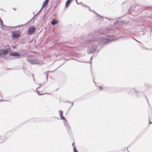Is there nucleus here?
I'll return each instance as SVG.
<instances>
[{"instance_id": "nucleus-1", "label": "nucleus", "mask_w": 152, "mask_h": 152, "mask_svg": "<svg viewBox=\"0 0 152 152\" xmlns=\"http://www.w3.org/2000/svg\"><path fill=\"white\" fill-rule=\"evenodd\" d=\"M99 46V43H98L97 40L93 39L91 44L88 46V53L89 54L94 53L97 50Z\"/></svg>"}, {"instance_id": "nucleus-2", "label": "nucleus", "mask_w": 152, "mask_h": 152, "mask_svg": "<svg viewBox=\"0 0 152 152\" xmlns=\"http://www.w3.org/2000/svg\"><path fill=\"white\" fill-rule=\"evenodd\" d=\"M113 37H109V38H105L104 36L102 37L101 38H98L96 40L99 43V46L101 45V47L103 45H105L107 42L114 40Z\"/></svg>"}, {"instance_id": "nucleus-3", "label": "nucleus", "mask_w": 152, "mask_h": 152, "mask_svg": "<svg viewBox=\"0 0 152 152\" xmlns=\"http://www.w3.org/2000/svg\"><path fill=\"white\" fill-rule=\"evenodd\" d=\"M59 113L61 119L64 120V124L66 128L67 129L68 132H69V131L71 130V128L67 121L65 120V118L63 116V111L60 110L59 111Z\"/></svg>"}, {"instance_id": "nucleus-4", "label": "nucleus", "mask_w": 152, "mask_h": 152, "mask_svg": "<svg viewBox=\"0 0 152 152\" xmlns=\"http://www.w3.org/2000/svg\"><path fill=\"white\" fill-rule=\"evenodd\" d=\"M27 61L30 62L32 64H39L40 63V61L33 58V57H30L26 59Z\"/></svg>"}, {"instance_id": "nucleus-5", "label": "nucleus", "mask_w": 152, "mask_h": 152, "mask_svg": "<svg viewBox=\"0 0 152 152\" xmlns=\"http://www.w3.org/2000/svg\"><path fill=\"white\" fill-rule=\"evenodd\" d=\"M92 34H88L87 37L88 39L82 43V45L83 46H85L86 47H87V45H90L91 44L92 41H91L89 39L91 38V39H92Z\"/></svg>"}, {"instance_id": "nucleus-6", "label": "nucleus", "mask_w": 152, "mask_h": 152, "mask_svg": "<svg viewBox=\"0 0 152 152\" xmlns=\"http://www.w3.org/2000/svg\"><path fill=\"white\" fill-rule=\"evenodd\" d=\"M12 37L13 39H15L18 38L21 35L20 30L12 31L11 32Z\"/></svg>"}, {"instance_id": "nucleus-7", "label": "nucleus", "mask_w": 152, "mask_h": 152, "mask_svg": "<svg viewBox=\"0 0 152 152\" xmlns=\"http://www.w3.org/2000/svg\"><path fill=\"white\" fill-rule=\"evenodd\" d=\"M9 56H13L15 57H18L20 56V55L18 52H13L11 50L10 52L9 53Z\"/></svg>"}, {"instance_id": "nucleus-8", "label": "nucleus", "mask_w": 152, "mask_h": 152, "mask_svg": "<svg viewBox=\"0 0 152 152\" xmlns=\"http://www.w3.org/2000/svg\"><path fill=\"white\" fill-rule=\"evenodd\" d=\"M36 31V29L33 26H30L28 29V32L29 34L31 35Z\"/></svg>"}, {"instance_id": "nucleus-9", "label": "nucleus", "mask_w": 152, "mask_h": 152, "mask_svg": "<svg viewBox=\"0 0 152 152\" xmlns=\"http://www.w3.org/2000/svg\"><path fill=\"white\" fill-rule=\"evenodd\" d=\"M0 23H1V26L2 27V29L3 30H6L7 31L9 30L10 28L11 27L10 26H9V27H7V28H8L7 29L5 28L4 27H6V26L5 25H3V21L1 19H0Z\"/></svg>"}, {"instance_id": "nucleus-10", "label": "nucleus", "mask_w": 152, "mask_h": 152, "mask_svg": "<svg viewBox=\"0 0 152 152\" xmlns=\"http://www.w3.org/2000/svg\"><path fill=\"white\" fill-rule=\"evenodd\" d=\"M7 138L5 136H0V143H3Z\"/></svg>"}, {"instance_id": "nucleus-11", "label": "nucleus", "mask_w": 152, "mask_h": 152, "mask_svg": "<svg viewBox=\"0 0 152 152\" xmlns=\"http://www.w3.org/2000/svg\"><path fill=\"white\" fill-rule=\"evenodd\" d=\"M10 50H9L7 48L6 49L2 51L1 54L3 56H6L8 54H9V51L10 52Z\"/></svg>"}, {"instance_id": "nucleus-12", "label": "nucleus", "mask_w": 152, "mask_h": 152, "mask_svg": "<svg viewBox=\"0 0 152 152\" xmlns=\"http://www.w3.org/2000/svg\"><path fill=\"white\" fill-rule=\"evenodd\" d=\"M131 90H132V91H134L136 92V94L139 97L140 96V94H142V92L140 91H136L134 89L132 88L131 89Z\"/></svg>"}, {"instance_id": "nucleus-13", "label": "nucleus", "mask_w": 152, "mask_h": 152, "mask_svg": "<svg viewBox=\"0 0 152 152\" xmlns=\"http://www.w3.org/2000/svg\"><path fill=\"white\" fill-rule=\"evenodd\" d=\"M72 1V0H67L65 3V7H68Z\"/></svg>"}, {"instance_id": "nucleus-14", "label": "nucleus", "mask_w": 152, "mask_h": 152, "mask_svg": "<svg viewBox=\"0 0 152 152\" xmlns=\"http://www.w3.org/2000/svg\"><path fill=\"white\" fill-rule=\"evenodd\" d=\"M48 0H45V1H44V2L43 4L42 8H43L47 6L48 4Z\"/></svg>"}, {"instance_id": "nucleus-15", "label": "nucleus", "mask_w": 152, "mask_h": 152, "mask_svg": "<svg viewBox=\"0 0 152 152\" xmlns=\"http://www.w3.org/2000/svg\"><path fill=\"white\" fill-rule=\"evenodd\" d=\"M58 23V21L55 19L52 20L51 23L52 25H54Z\"/></svg>"}, {"instance_id": "nucleus-16", "label": "nucleus", "mask_w": 152, "mask_h": 152, "mask_svg": "<svg viewBox=\"0 0 152 152\" xmlns=\"http://www.w3.org/2000/svg\"><path fill=\"white\" fill-rule=\"evenodd\" d=\"M74 152H78V151L77 150L75 146H74L73 148Z\"/></svg>"}, {"instance_id": "nucleus-17", "label": "nucleus", "mask_w": 152, "mask_h": 152, "mask_svg": "<svg viewBox=\"0 0 152 152\" xmlns=\"http://www.w3.org/2000/svg\"><path fill=\"white\" fill-rule=\"evenodd\" d=\"M45 76H46V78L47 79V80H48V72H45Z\"/></svg>"}, {"instance_id": "nucleus-18", "label": "nucleus", "mask_w": 152, "mask_h": 152, "mask_svg": "<svg viewBox=\"0 0 152 152\" xmlns=\"http://www.w3.org/2000/svg\"><path fill=\"white\" fill-rule=\"evenodd\" d=\"M145 87L146 88H148V87H149V85H148V84H146V83L145 84Z\"/></svg>"}, {"instance_id": "nucleus-19", "label": "nucleus", "mask_w": 152, "mask_h": 152, "mask_svg": "<svg viewBox=\"0 0 152 152\" xmlns=\"http://www.w3.org/2000/svg\"><path fill=\"white\" fill-rule=\"evenodd\" d=\"M37 13L34 16V17H33L32 18V19L33 18H34V17H35V16H36V15H37V14L38 13Z\"/></svg>"}, {"instance_id": "nucleus-20", "label": "nucleus", "mask_w": 152, "mask_h": 152, "mask_svg": "<svg viewBox=\"0 0 152 152\" xmlns=\"http://www.w3.org/2000/svg\"><path fill=\"white\" fill-rule=\"evenodd\" d=\"M2 55H3L1 54V53H0V58L1 57H3Z\"/></svg>"}, {"instance_id": "nucleus-21", "label": "nucleus", "mask_w": 152, "mask_h": 152, "mask_svg": "<svg viewBox=\"0 0 152 152\" xmlns=\"http://www.w3.org/2000/svg\"><path fill=\"white\" fill-rule=\"evenodd\" d=\"M92 57H91L90 58V61L89 62L90 63H91V60L92 59Z\"/></svg>"}, {"instance_id": "nucleus-22", "label": "nucleus", "mask_w": 152, "mask_h": 152, "mask_svg": "<svg viewBox=\"0 0 152 152\" xmlns=\"http://www.w3.org/2000/svg\"><path fill=\"white\" fill-rule=\"evenodd\" d=\"M99 88H100V90H101L102 89V87L101 86H100Z\"/></svg>"}, {"instance_id": "nucleus-23", "label": "nucleus", "mask_w": 152, "mask_h": 152, "mask_svg": "<svg viewBox=\"0 0 152 152\" xmlns=\"http://www.w3.org/2000/svg\"><path fill=\"white\" fill-rule=\"evenodd\" d=\"M37 92H38V95H43V94H39V92L38 91H37Z\"/></svg>"}, {"instance_id": "nucleus-24", "label": "nucleus", "mask_w": 152, "mask_h": 152, "mask_svg": "<svg viewBox=\"0 0 152 152\" xmlns=\"http://www.w3.org/2000/svg\"><path fill=\"white\" fill-rule=\"evenodd\" d=\"M42 8H42H42H41L40 10L38 12V13H39L41 11Z\"/></svg>"}, {"instance_id": "nucleus-25", "label": "nucleus", "mask_w": 152, "mask_h": 152, "mask_svg": "<svg viewBox=\"0 0 152 152\" xmlns=\"http://www.w3.org/2000/svg\"><path fill=\"white\" fill-rule=\"evenodd\" d=\"M134 39L137 42H139V43H140V42H139V41H137V40L136 39Z\"/></svg>"}, {"instance_id": "nucleus-26", "label": "nucleus", "mask_w": 152, "mask_h": 152, "mask_svg": "<svg viewBox=\"0 0 152 152\" xmlns=\"http://www.w3.org/2000/svg\"><path fill=\"white\" fill-rule=\"evenodd\" d=\"M76 2H77V4H80V3H78L77 2V0H76Z\"/></svg>"}, {"instance_id": "nucleus-27", "label": "nucleus", "mask_w": 152, "mask_h": 152, "mask_svg": "<svg viewBox=\"0 0 152 152\" xmlns=\"http://www.w3.org/2000/svg\"><path fill=\"white\" fill-rule=\"evenodd\" d=\"M41 87V85H40H40H39V86L36 89H37V88H40V87Z\"/></svg>"}, {"instance_id": "nucleus-28", "label": "nucleus", "mask_w": 152, "mask_h": 152, "mask_svg": "<svg viewBox=\"0 0 152 152\" xmlns=\"http://www.w3.org/2000/svg\"><path fill=\"white\" fill-rule=\"evenodd\" d=\"M5 101V100H0V102L4 101Z\"/></svg>"}, {"instance_id": "nucleus-29", "label": "nucleus", "mask_w": 152, "mask_h": 152, "mask_svg": "<svg viewBox=\"0 0 152 152\" xmlns=\"http://www.w3.org/2000/svg\"><path fill=\"white\" fill-rule=\"evenodd\" d=\"M73 102H72V105L70 107V108H71L73 106Z\"/></svg>"}, {"instance_id": "nucleus-30", "label": "nucleus", "mask_w": 152, "mask_h": 152, "mask_svg": "<svg viewBox=\"0 0 152 152\" xmlns=\"http://www.w3.org/2000/svg\"><path fill=\"white\" fill-rule=\"evenodd\" d=\"M87 7L88 8H89V10H90V11H91V9H90V7H88V6H87Z\"/></svg>"}, {"instance_id": "nucleus-31", "label": "nucleus", "mask_w": 152, "mask_h": 152, "mask_svg": "<svg viewBox=\"0 0 152 152\" xmlns=\"http://www.w3.org/2000/svg\"><path fill=\"white\" fill-rule=\"evenodd\" d=\"M146 50H152V49H148V48H146Z\"/></svg>"}, {"instance_id": "nucleus-32", "label": "nucleus", "mask_w": 152, "mask_h": 152, "mask_svg": "<svg viewBox=\"0 0 152 152\" xmlns=\"http://www.w3.org/2000/svg\"><path fill=\"white\" fill-rule=\"evenodd\" d=\"M7 27V26H6V27H4V28H5L7 29V28H7V27Z\"/></svg>"}, {"instance_id": "nucleus-33", "label": "nucleus", "mask_w": 152, "mask_h": 152, "mask_svg": "<svg viewBox=\"0 0 152 152\" xmlns=\"http://www.w3.org/2000/svg\"><path fill=\"white\" fill-rule=\"evenodd\" d=\"M83 62L88 63V61L87 62H86L85 61V62Z\"/></svg>"}, {"instance_id": "nucleus-34", "label": "nucleus", "mask_w": 152, "mask_h": 152, "mask_svg": "<svg viewBox=\"0 0 152 152\" xmlns=\"http://www.w3.org/2000/svg\"><path fill=\"white\" fill-rule=\"evenodd\" d=\"M74 143H72V145L73 146H74Z\"/></svg>"}, {"instance_id": "nucleus-35", "label": "nucleus", "mask_w": 152, "mask_h": 152, "mask_svg": "<svg viewBox=\"0 0 152 152\" xmlns=\"http://www.w3.org/2000/svg\"><path fill=\"white\" fill-rule=\"evenodd\" d=\"M13 10H15V9L14 8H13Z\"/></svg>"}, {"instance_id": "nucleus-36", "label": "nucleus", "mask_w": 152, "mask_h": 152, "mask_svg": "<svg viewBox=\"0 0 152 152\" xmlns=\"http://www.w3.org/2000/svg\"><path fill=\"white\" fill-rule=\"evenodd\" d=\"M8 132H7V133H6V135H7V134H8Z\"/></svg>"}, {"instance_id": "nucleus-37", "label": "nucleus", "mask_w": 152, "mask_h": 152, "mask_svg": "<svg viewBox=\"0 0 152 152\" xmlns=\"http://www.w3.org/2000/svg\"><path fill=\"white\" fill-rule=\"evenodd\" d=\"M149 123H150V124H151V123H152V122H149Z\"/></svg>"}, {"instance_id": "nucleus-38", "label": "nucleus", "mask_w": 152, "mask_h": 152, "mask_svg": "<svg viewBox=\"0 0 152 152\" xmlns=\"http://www.w3.org/2000/svg\"><path fill=\"white\" fill-rule=\"evenodd\" d=\"M0 50H1L0 52H1V49H0Z\"/></svg>"}, {"instance_id": "nucleus-39", "label": "nucleus", "mask_w": 152, "mask_h": 152, "mask_svg": "<svg viewBox=\"0 0 152 152\" xmlns=\"http://www.w3.org/2000/svg\"><path fill=\"white\" fill-rule=\"evenodd\" d=\"M93 80L94 82L95 83V82H94V80Z\"/></svg>"}, {"instance_id": "nucleus-40", "label": "nucleus", "mask_w": 152, "mask_h": 152, "mask_svg": "<svg viewBox=\"0 0 152 152\" xmlns=\"http://www.w3.org/2000/svg\"><path fill=\"white\" fill-rule=\"evenodd\" d=\"M68 102H69V103H70V102H69V101H68Z\"/></svg>"}, {"instance_id": "nucleus-41", "label": "nucleus", "mask_w": 152, "mask_h": 152, "mask_svg": "<svg viewBox=\"0 0 152 152\" xmlns=\"http://www.w3.org/2000/svg\"><path fill=\"white\" fill-rule=\"evenodd\" d=\"M83 6H86L84 5H83Z\"/></svg>"}, {"instance_id": "nucleus-42", "label": "nucleus", "mask_w": 152, "mask_h": 152, "mask_svg": "<svg viewBox=\"0 0 152 152\" xmlns=\"http://www.w3.org/2000/svg\"><path fill=\"white\" fill-rule=\"evenodd\" d=\"M1 19L0 18V19Z\"/></svg>"}, {"instance_id": "nucleus-43", "label": "nucleus", "mask_w": 152, "mask_h": 152, "mask_svg": "<svg viewBox=\"0 0 152 152\" xmlns=\"http://www.w3.org/2000/svg\"><path fill=\"white\" fill-rule=\"evenodd\" d=\"M48 0V1L49 0Z\"/></svg>"}]
</instances>
